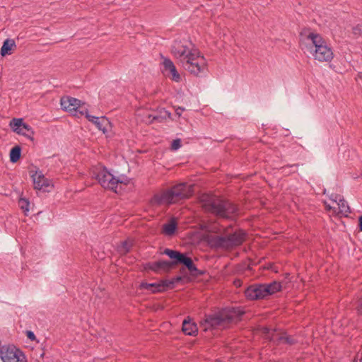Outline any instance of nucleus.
I'll return each instance as SVG.
<instances>
[{"label":"nucleus","mask_w":362,"mask_h":362,"mask_svg":"<svg viewBox=\"0 0 362 362\" xmlns=\"http://www.w3.org/2000/svg\"><path fill=\"white\" fill-rule=\"evenodd\" d=\"M300 43L304 46L302 49H306L313 54L315 59L319 62H330L334 54L331 47H329L322 37L317 34L308 32V30H303L300 33Z\"/></svg>","instance_id":"obj_1"},{"label":"nucleus","mask_w":362,"mask_h":362,"mask_svg":"<svg viewBox=\"0 0 362 362\" xmlns=\"http://www.w3.org/2000/svg\"><path fill=\"white\" fill-rule=\"evenodd\" d=\"M245 313L238 308H225L211 314H205L200 322L204 331L209 329H225L230 324L238 322Z\"/></svg>","instance_id":"obj_2"},{"label":"nucleus","mask_w":362,"mask_h":362,"mask_svg":"<svg viewBox=\"0 0 362 362\" xmlns=\"http://www.w3.org/2000/svg\"><path fill=\"white\" fill-rule=\"evenodd\" d=\"M192 193V185H189L187 183H180L170 188L156 193L151 199L150 202L154 206H169L189 198Z\"/></svg>","instance_id":"obj_3"},{"label":"nucleus","mask_w":362,"mask_h":362,"mask_svg":"<svg viewBox=\"0 0 362 362\" xmlns=\"http://www.w3.org/2000/svg\"><path fill=\"white\" fill-rule=\"evenodd\" d=\"M200 202L203 209L214 214L216 216L229 218L238 213V206L228 200L222 199L214 195L203 194Z\"/></svg>","instance_id":"obj_4"},{"label":"nucleus","mask_w":362,"mask_h":362,"mask_svg":"<svg viewBox=\"0 0 362 362\" xmlns=\"http://www.w3.org/2000/svg\"><path fill=\"white\" fill-rule=\"evenodd\" d=\"M245 235L243 230H239L221 235H211L208 238V243L214 249L230 250L243 243Z\"/></svg>","instance_id":"obj_5"},{"label":"nucleus","mask_w":362,"mask_h":362,"mask_svg":"<svg viewBox=\"0 0 362 362\" xmlns=\"http://www.w3.org/2000/svg\"><path fill=\"white\" fill-rule=\"evenodd\" d=\"M182 67L195 76H201L207 70L206 60L198 50L190 51L184 59L181 60Z\"/></svg>","instance_id":"obj_6"},{"label":"nucleus","mask_w":362,"mask_h":362,"mask_svg":"<svg viewBox=\"0 0 362 362\" xmlns=\"http://www.w3.org/2000/svg\"><path fill=\"white\" fill-rule=\"evenodd\" d=\"M92 177H95L99 184L105 189H109L116 191L119 183H126L124 181L116 180V178L112 175L105 167L95 168L92 171Z\"/></svg>","instance_id":"obj_7"},{"label":"nucleus","mask_w":362,"mask_h":362,"mask_svg":"<svg viewBox=\"0 0 362 362\" xmlns=\"http://www.w3.org/2000/svg\"><path fill=\"white\" fill-rule=\"evenodd\" d=\"M1 358L4 362H27L23 352L14 346H4L1 349Z\"/></svg>","instance_id":"obj_8"},{"label":"nucleus","mask_w":362,"mask_h":362,"mask_svg":"<svg viewBox=\"0 0 362 362\" xmlns=\"http://www.w3.org/2000/svg\"><path fill=\"white\" fill-rule=\"evenodd\" d=\"M245 296L250 300H260L268 297V291L264 284H254L245 289Z\"/></svg>","instance_id":"obj_9"},{"label":"nucleus","mask_w":362,"mask_h":362,"mask_svg":"<svg viewBox=\"0 0 362 362\" xmlns=\"http://www.w3.org/2000/svg\"><path fill=\"white\" fill-rule=\"evenodd\" d=\"M191 44L192 43L189 41L186 40H175L171 47V52L175 57L180 59L181 61L182 59H184L189 52L194 51L193 49H190L189 47V45Z\"/></svg>","instance_id":"obj_10"},{"label":"nucleus","mask_w":362,"mask_h":362,"mask_svg":"<svg viewBox=\"0 0 362 362\" xmlns=\"http://www.w3.org/2000/svg\"><path fill=\"white\" fill-rule=\"evenodd\" d=\"M32 177L35 189L49 191V187L52 188L54 187L52 181L46 178L41 171H36V173L32 175Z\"/></svg>","instance_id":"obj_11"},{"label":"nucleus","mask_w":362,"mask_h":362,"mask_svg":"<svg viewBox=\"0 0 362 362\" xmlns=\"http://www.w3.org/2000/svg\"><path fill=\"white\" fill-rule=\"evenodd\" d=\"M145 269H151L156 273L168 272L173 269V263L166 260L148 262L146 264Z\"/></svg>","instance_id":"obj_12"},{"label":"nucleus","mask_w":362,"mask_h":362,"mask_svg":"<svg viewBox=\"0 0 362 362\" xmlns=\"http://www.w3.org/2000/svg\"><path fill=\"white\" fill-rule=\"evenodd\" d=\"M178 264L184 265L189 270L190 274L193 276L197 277L202 276L204 274V272L199 270L197 268L192 258L187 256L185 253H184L178 262Z\"/></svg>","instance_id":"obj_13"},{"label":"nucleus","mask_w":362,"mask_h":362,"mask_svg":"<svg viewBox=\"0 0 362 362\" xmlns=\"http://www.w3.org/2000/svg\"><path fill=\"white\" fill-rule=\"evenodd\" d=\"M165 284L163 283V280L160 281L158 283H152L149 284L147 282L141 283L139 288L144 290H148L151 291V293H162L166 291V288L165 287Z\"/></svg>","instance_id":"obj_14"},{"label":"nucleus","mask_w":362,"mask_h":362,"mask_svg":"<svg viewBox=\"0 0 362 362\" xmlns=\"http://www.w3.org/2000/svg\"><path fill=\"white\" fill-rule=\"evenodd\" d=\"M182 329L186 335L189 336H195L198 332V327L197 324L192 322L189 317H187L184 320Z\"/></svg>","instance_id":"obj_15"},{"label":"nucleus","mask_w":362,"mask_h":362,"mask_svg":"<svg viewBox=\"0 0 362 362\" xmlns=\"http://www.w3.org/2000/svg\"><path fill=\"white\" fill-rule=\"evenodd\" d=\"M163 66L165 71H168L172 75V80L179 82L181 79L180 75L177 72L175 66L170 59H165Z\"/></svg>","instance_id":"obj_16"},{"label":"nucleus","mask_w":362,"mask_h":362,"mask_svg":"<svg viewBox=\"0 0 362 362\" xmlns=\"http://www.w3.org/2000/svg\"><path fill=\"white\" fill-rule=\"evenodd\" d=\"M24 122H23V119H16L13 118L10 122V126L13 129V130L18 134H22L25 136H30L28 133L23 131L22 127Z\"/></svg>","instance_id":"obj_17"},{"label":"nucleus","mask_w":362,"mask_h":362,"mask_svg":"<svg viewBox=\"0 0 362 362\" xmlns=\"http://www.w3.org/2000/svg\"><path fill=\"white\" fill-rule=\"evenodd\" d=\"M163 253L168 255L172 259L170 263H173V268L174 266L178 264L180 259L184 254L179 251L170 250L168 248L165 249Z\"/></svg>","instance_id":"obj_18"},{"label":"nucleus","mask_w":362,"mask_h":362,"mask_svg":"<svg viewBox=\"0 0 362 362\" xmlns=\"http://www.w3.org/2000/svg\"><path fill=\"white\" fill-rule=\"evenodd\" d=\"M332 197H334V198H332L335 202H337L338 208L339 209V213L341 214H347L350 213V208L347 204V202L341 197L340 195L334 194L332 195Z\"/></svg>","instance_id":"obj_19"},{"label":"nucleus","mask_w":362,"mask_h":362,"mask_svg":"<svg viewBox=\"0 0 362 362\" xmlns=\"http://www.w3.org/2000/svg\"><path fill=\"white\" fill-rule=\"evenodd\" d=\"M177 228V222L175 218H172L168 223L163 226L162 233L165 235L172 236L175 234Z\"/></svg>","instance_id":"obj_20"},{"label":"nucleus","mask_w":362,"mask_h":362,"mask_svg":"<svg viewBox=\"0 0 362 362\" xmlns=\"http://www.w3.org/2000/svg\"><path fill=\"white\" fill-rule=\"evenodd\" d=\"M16 47V45L15 41L13 40L6 39V40H4L3 45L1 48V51H0L1 55L4 57L7 54H11V51L12 50L13 48H14Z\"/></svg>","instance_id":"obj_21"},{"label":"nucleus","mask_w":362,"mask_h":362,"mask_svg":"<svg viewBox=\"0 0 362 362\" xmlns=\"http://www.w3.org/2000/svg\"><path fill=\"white\" fill-rule=\"evenodd\" d=\"M95 120L94 121V124L96 127L102 131L103 133L107 132V127L109 125L110 122L108 119L105 117H100L98 118H94Z\"/></svg>","instance_id":"obj_22"},{"label":"nucleus","mask_w":362,"mask_h":362,"mask_svg":"<svg viewBox=\"0 0 362 362\" xmlns=\"http://www.w3.org/2000/svg\"><path fill=\"white\" fill-rule=\"evenodd\" d=\"M265 288L268 291V296L281 291V284L279 281H273L270 284H264Z\"/></svg>","instance_id":"obj_23"},{"label":"nucleus","mask_w":362,"mask_h":362,"mask_svg":"<svg viewBox=\"0 0 362 362\" xmlns=\"http://www.w3.org/2000/svg\"><path fill=\"white\" fill-rule=\"evenodd\" d=\"M170 113L166 110L161 111L160 114L156 115H149L148 118L152 117V119L150 122H153V121H156L158 122H163L166 120L167 118H170Z\"/></svg>","instance_id":"obj_24"},{"label":"nucleus","mask_w":362,"mask_h":362,"mask_svg":"<svg viewBox=\"0 0 362 362\" xmlns=\"http://www.w3.org/2000/svg\"><path fill=\"white\" fill-rule=\"evenodd\" d=\"M10 161L13 163H16L21 156V148L20 146L16 145L13 147L9 153Z\"/></svg>","instance_id":"obj_25"},{"label":"nucleus","mask_w":362,"mask_h":362,"mask_svg":"<svg viewBox=\"0 0 362 362\" xmlns=\"http://www.w3.org/2000/svg\"><path fill=\"white\" fill-rule=\"evenodd\" d=\"M132 247V244L129 241L124 240L117 246V251L121 255H125L130 252Z\"/></svg>","instance_id":"obj_26"},{"label":"nucleus","mask_w":362,"mask_h":362,"mask_svg":"<svg viewBox=\"0 0 362 362\" xmlns=\"http://www.w3.org/2000/svg\"><path fill=\"white\" fill-rule=\"evenodd\" d=\"M72 101L74 103H76V98L65 96L61 98V107L63 110L66 111H69L71 107L69 106L70 102Z\"/></svg>","instance_id":"obj_27"},{"label":"nucleus","mask_w":362,"mask_h":362,"mask_svg":"<svg viewBox=\"0 0 362 362\" xmlns=\"http://www.w3.org/2000/svg\"><path fill=\"white\" fill-rule=\"evenodd\" d=\"M182 279V276H176L170 280H163V283L165 285L166 291L168 289H172L174 288L175 284L181 281Z\"/></svg>","instance_id":"obj_28"},{"label":"nucleus","mask_w":362,"mask_h":362,"mask_svg":"<svg viewBox=\"0 0 362 362\" xmlns=\"http://www.w3.org/2000/svg\"><path fill=\"white\" fill-rule=\"evenodd\" d=\"M275 332H276V329L272 330V334L271 336L269 341H273L276 345H279V344L283 343L284 333H282L281 334H276Z\"/></svg>","instance_id":"obj_29"},{"label":"nucleus","mask_w":362,"mask_h":362,"mask_svg":"<svg viewBox=\"0 0 362 362\" xmlns=\"http://www.w3.org/2000/svg\"><path fill=\"white\" fill-rule=\"evenodd\" d=\"M30 202L28 199L20 198L18 200V206L23 211L25 215L26 212L29 211Z\"/></svg>","instance_id":"obj_30"},{"label":"nucleus","mask_w":362,"mask_h":362,"mask_svg":"<svg viewBox=\"0 0 362 362\" xmlns=\"http://www.w3.org/2000/svg\"><path fill=\"white\" fill-rule=\"evenodd\" d=\"M352 33L355 38L362 37V23L356 25L352 28Z\"/></svg>","instance_id":"obj_31"},{"label":"nucleus","mask_w":362,"mask_h":362,"mask_svg":"<svg viewBox=\"0 0 362 362\" xmlns=\"http://www.w3.org/2000/svg\"><path fill=\"white\" fill-rule=\"evenodd\" d=\"M297 343V340L294 339L291 336L286 335L284 332L283 344H288V345H294Z\"/></svg>","instance_id":"obj_32"},{"label":"nucleus","mask_w":362,"mask_h":362,"mask_svg":"<svg viewBox=\"0 0 362 362\" xmlns=\"http://www.w3.org/2000/svg\"><path fill=\"white\" fill-rule=\"evenodd\" d=\"M88 114V109L84 107L81 103H79L78 107L77 108V117L84 115L85 117Z\"/></svg>","instance_id":"obj_33"},{"label":"nucleus","mask_w":362,"mask_h":362,"mask_svg":"<svg viewBox=\"0 0 362 362\" xmlns=\"http://www.w3.org/2000/svg\"><path fill=\"white\" fill-rule=\"evenodd\" d=\"M79 103H81V101L78 99H76V103L71 101L69 106L71 107V108H70L69 112H73L74 115H77V108L78 107Z\"/></svg>","instance_id":"obj_34"},{"label":"nucleus","mask_w":362,"mask_h":362,"mask_svg":"<svg viewBox=\"0 0 362 362\" xmlns=\"http://www.w3.org/2000/svg\"><path fill=\"white\" fill-rule=\"evenodd\" d=\"M22 128L24 132L28 133L29 135H30V136L27 137L30 139L31 140H33L34 132L33 131L32 128L28 124L25 123H23Z\"/></svg>","instance_id":"obj_35"},{"label":"nucleus","mask_w":362,"mask_h":362,"mask_svg":"<svg viewBox=\"0 0 362 362\" xmlns=\"http://www.w3.org/2000/svg\"><path fill=\"white\" fill-rule=\"evenodd\" d=\"M261 330L262 333L264 334V338L269 340L272 334V331H271V329L267 327H262Z\"/></svg>","instance_id":"obj_36"},{"label":"nucleus","mask_w":362,"mask_h":362,"mask_svg":"<svg viewBox=\"0 0 362 362\" xmlns=\"http://www.w3.org/2000/svg\"><path fill=\"white\" fill-rule=\"evenodd\" d=\"M181 146V140L176 139L173 141L171 144V149L173 151L177 150Z\"/></svg>","instance_id":"obj_37"},{"label":"nucleus","mask_w":362,"mask_h":362,"mask_svg":"<svg viewBox=\"0 0 362 362\" xmlns=\"http://www.w3.org/2000/svg\"><path fill=\"white\" fill-rule=\"evenodd\" d=\"M26 336L31 341L36 340L35 335L32 331H30V330L26 331Z\"/></svg>","instance_id":"obj_38"},{"label":"nucleus","mask_w":362,"mask_h":362,"mask_svg":"<svg viewBox=\"0 0 362 362\" xmlns=\"http://www.w3.org/2000/svg\"><path fill=\"white\" fill-rule=\"evenodd\" d=\"M86 117L88 119V121L90 122H92L93 123H94V121L95 120L94 118H98V117H94V116H92L89 114H88Z\"/></svg>","instance_id":"obj_39"},{"label":"nucleus","mask_w":362,"mask_h":362,"mask_svg":"<svg viewBox=\"0 0 362 362\" xmlns=\"http://www.w3.org/2000/svg\"><path fill=\"white\" fill-rule=\"evenodd\" d=\"M233 284L236 287H240L241 286L242 281L240 279H235Z\"/></svg>","instance_id":"obj_40"},{"label":"nucleus","mask_w":362,"mask_h":362,"mask_svg":"<svg viewBox=\"0 0 362 362\" xmlns=\"http://www.w3.org/2000/svg\"><path fill=\"white\" fill-rule=\"evenodd\" d=\"M358 227L359 230L362 231V215L358 218Z\"/></svg>","instance_id":"obj_41"},{"label":"nucleus","mask_w":362,"mask_h":362,"mask_svg":"<svg viewBox=\"0 0 362 362\" xmlns=\"http://www.w3.org/2000/svg\"><path fill=\"white\" fill-rule=\"evenodd\" d=\"M267 269H271L272 271H274L275 272H277L276 270L274 269V265L273 264H269V265L267 267Z\"/></svg>","instance_id":"obj_42"},{"label":"nucleus","mask_w":362,"mask_h":362,"mask_svg":"<svg viewBox=\"0 0 362 362\" xmlns=\"http://www.w3.org/2000/svg\"><path fill=\"white\" fill-rule=\"evenodd\" d=\"M184 110V108H182V107H178L177 110H176V114L178 115L179 116L181 115V113L182 112V111Z\"/></svg>","instance_id":"obj_43"},{"label":"nucleus","mask_w":362,"mask_h":362,"mask_svg":"<svg viewBox=\"0 0 362 362\" xmlns=\"http://www.w3.org/2000/svg\"><path fill=\"white\" fill-rule=\"evenodd\" d=\"M116 180H119V181H124L126 183H124V185H127L129 183V180L127 177H124L122 179H117L116 178Z\"/></svg>","instance_id":"obj_44"},{"label":"nucleus","mask_w":362,"mask_h":362,"mask_svg":"<svg viewBox=\"0 0 362 362\" xmlns=\"http://www.w3.org/2000/svg\"><path fill=\"white\" fill-rule=\"evenodd\" d=\"M357 78L362 80V72H358V74H357L356 79Z\"/></svg>","instance_id":"obj_45"},{"label":"nucleus","mask_w":362,"mask_h":362,"mask_svg":"<svg viewBox=\"0 0 362 362\" xmlns=\"http://www.w3.org/2000/svg\"><path fill=\"white\" fill-rule=\"evenodd\" d=\"M359 305L362 308V299L359 302Z\"/></svg>","instance_id":"obj_46"},{"label":"nucleus","mask_w":362,"mask_h":362,"mask_svg":"<svg viewBox=\"0 0 362 362\" xmlns=\"http://www.w3.org/2000/svg\"><path fill=\"white\" fill-rule=\"evenodd\" d=\"M298 164H294V165H288L289 167H293V166H298Z\"/></svg>","instance_id":"obj_47"},{"label":"nucleus","mask_w":362,"mask_h":362,"mask_svg":"<svg viewBox=\"0 0 362 362\" xmlns=\"http://www.w3.org/2000/svg\"><path fill=\"white\" fill-rule=\"evenodd\" d=\"M361 176L362 177V173H361Z\"/></svg>","instance_id":"obj_48"}]
</instances>
